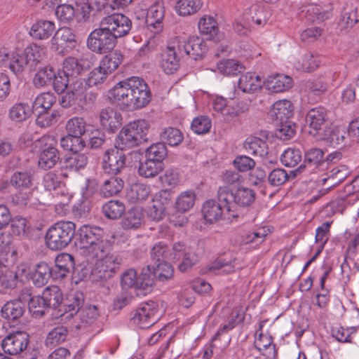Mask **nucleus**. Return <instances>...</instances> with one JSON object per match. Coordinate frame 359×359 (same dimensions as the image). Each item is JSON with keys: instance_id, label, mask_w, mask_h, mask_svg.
I'll return each mask as SVG.
<instances>
[{"instance_id": "nucleus-1", "label": "nucleus", "mask_w": 359, "mask_h": 359, "mask_svg": "<svg viewBox=\"0 0 359 359\" xmlns=\"http://www.w3.org/2000/svg\"><path fill=\"white\" fill-rule=\"evenodd\" d=\"M111 103L122 108L141 109L151 101V94L146 82L132 76L118 82L108 93Z\"/></svg>"}, {"instance_id": "nucleus-2", "label": "nucleus", "mask_w": 359, "mask_h": 359, "mask_svg": "<svg viewBox=\"0 0 359 359\" xmlns=\"http://www.w3.org/2000/svg\"><path fill=\"white\" fill-rule=\"evenodd\" d=\"M151 258L154 265L164 262H180L178 269L182 272L188 271L198 261L194 250L180 242L174 243L172 248L163 243L156 244L151 250Z\"/></svg>"}, {"instance_id": "nucleus-3", "label": "nucleus", "mask_w": 359, "mask_h": 359, "mask_svg": "<svg viewBox=\"0 0 359 359\" xmlns=\"http://www.w3.org/2000/svg\"><path fill=\"white\" fill-rule=\"evenodd\" d=\"M102 229L98 226L83 225L75 233V245L87 260L93 259L97 254L109 249L111 242L102 238Z\"/></svg>"}, {"instance_id": "nucleus-4", "label": "nucleus", "mask_w": 359, "mask_h": 359, "mask_svg": "<svg viewBox=\"0 0 359 359\" xmlns=\"http://www.w3.org/2000/svg\"><path fill=\"white\" fill-rule=\"evenodd\" d=\"M112 243L111 242V246L107 251L95 256L96 262L91 271V278L93 281L109 279L119 269L122 259L116 253H110Z\"/></svg>"}, {"instance_id": "nucleus-5", "label": "nucleus", "mask_w": 359, "mask_h": 359, "mask_svg": "<svg viewBox=\"0 0 359 359\" xmlns=\"http://www.w3.org/2000/svg\"><path fill=\"white\" fill-rule=\"evenodd\" d=\"M76 225L72 222L61 221L50 226L46 232V243L52 250L66 248L75 235Z\"/></svg>"}, {"instance_id": "nucleus-6", "label": "nucleus", "mask_w": 359, "mask_h": 359, "mask_svg": "<svg viewBox=\"0 0 359 359\" xmlns=\"http://www.w3.org/2000/svg\"><path fill=\"white\" fill-rule=\"evenodd\" d=\"M57 143L55 137L52 135H44L34 142L35 147L41 150L38 161L41 169H51L59 161L60 157L56 148Z\"/></svg>"}, {"instance_id": "nucleus-7", "label": "nucleus", "mask_w": 359, "mask_h": 359, "mask_svg": "<svg viewBox=\"0 0 359 359\" xmlns=\"http://www.w3.org/2000/svg\"><path fill=\"white\" fill-rule=\"evenodd\" d=\"M117 41L100 22L99 27L92 31L87 39V46L93 52L102 54L110 52L116 46Z\"/></svg>"}, {"instance_id": "nucleus-8", "label": "nucleus", "mask_w": 359, "mask_h": 359, "mask_svg": "<svg viewBox=\"0 0 359 359\" xmlns=\"http://www.w3.org/2000/svg\"><path fill=\"white\" fill-rule=\"evenodd\" d=\"M107 30L117 40L127 36L132 28V21L121 13H113L100 20Z\"/></svg>"}, {"instance_id": "nucleus-9", "label": "nucleus", "mask_w": 359, "mask_h": 359, "mask_svg": "<svg viewBox=\"0 0 359 359\" xmlns=\"http://www.w3.org/2000/svg\"><path fill=\"white\" fill-rule=\"evenodd\" d=\"M324 152L318 148H311L305 152L304 161L297 169L292 170V176L297 177L302 172L310 173L318 169L324 170L326 162L323 160Z\"/></svg>"}, {"instance_id": "nucleus-10", "label": "nucleus", "mask_w": 359, "mask_h": 359, "mask_svg": "<svg viewBox=\"0 0 359 359\" xmlns=\"http://www.w3.org/2000/svg\"><path fill=\"white\" fill-rule=\"evenodd\" d=\"M126 158L123 151L114 149L106 151L103 157L102 169L105 173L118 175L126 168Z\"/></svg>"}, {"instance_id": "nucleus-11", "label": "nucleus", "mask_w": 359, "mask_h": 359, "mask_svg": "<svg viewBox=\"0 0 359 359\" xmlns=\"http://www.w3.org/2000/svg\"><path fill=\"white\" fill-rule=\"evenodd\" d=\"M158 305L156 302H147L138 308L133 317L134 323L142 329H147L159 320Z\"/></svg>"}, {"instance_id": "nucleus-12", "label": "nucleus", "mask_w": 359, "mask_h": 359, "mask_svg": "<svg viewBox=\"0 0 359 359\" xmlns=\"http://www.w3.org/2000/svg\"><path fill=\"white\" fill-rule=\"evenodd\" d=\"M29 341V336L26 332L18 331L6 336L1 346L5 353L15 355L27 348Z\"/></svg>"}, {"instance_id": "nucleus-13", "label": "nucleus", "mask_w": 359, "mask_h": 359, "mask_svg": "<svg viewBox=\"0 0 359 359\" xmlns=\"http://www.w3.org/2000/svg\"><path fill=\"white\" fill-rule=\"evenodd\" d=\"M76 35L69 27L60 28L51 39V48L62 52L66 48H72L76 45Z\"/></svg>"}, {"instance_id": "nucleus-14", "label": "nucleus", "mask_w": 359, "mask_h": 359, "mask_svg": "<svg viewBox=\"0 0 359 359\" xmlns=\"http://www.w3.org/2000/svg\"><path fill=\"white\" fill-rule=\"evenodd\" d=\"M180 53L182 50L194 60L201 57L208 50V46L203 39L198 36H191L183 43L177 44Z\"/></svg>"}, {"instance_id": "nucleus-15", "label": "nucleus", "mask_w": 359, "mask_h": 359, "mask_svg": "<svg viewBox=\"0 0 359 359\" xmlns=\"http://www.w3.org/2000/svg\"><path fill=\"white\" fill-rule=\"evenodd\" d=\"M177 46H168L161 55L160 67L167 74H172L180 67V55Z\"/></svg>"}, {"instance_id": "nucleus-16", "label": "nucleus", "mask_w": 359, "mask_h": 359, "mask_svg": "<svg viewBox=\"0 0 359 359\" xmlns=\"http://www.w3.org/2000/svg\"><path fill=\"white\" fill-rule=\"evenodd\" d=\"M135 14L137 19L144 20L148 27H153L161 29V23L165 15L163 4L151 5L150 7H148L144 18L142 17V12L139 10H136Z\"/></svg>"}, {"instance_id": "nucleus-17", "label": "nucleus", "mask_w": 359, "mask_h": 359, "mask_svg": "<svg viewBox=\"0 0 359 359\" xmlns=\"http://www.w3.org/2000/svg\"><path fill=\"white\" fill-rule=\"evenodd\" d=\"M326 120L327 111L324 107H318L311 109L306 116V123L310 128L309 133L313 136H316L323 129Z\"/></svg>"}, {"instance_id": "nucleus-18", "label": "nucleus", "mask_w": 359, "mask_h": 359, "mask_svg": "<svg viewBox=\"0 0 359 359\" xmlns=\"http://www.w3.org/2000/svg\"><path fill=\"white\" fill-rule=\"evenodd\" d=\"M88 67V62L86 60L69 56L63 61L62 74H65L66 76H69L72 80L81 79V74Z\"/></svg>"}, {"instance_id": "nucleus-19", "label": "nucleus", "mask_w": 359, "mask_h": 359, "mask_svg": "<svg viewBox=\"0 0 359 359\" xmlns=\"http://www.w3.org/2000/svg\"><path fill=\"white\" fill-rule=\"evenodd\" d=\"M198 29L202 35L207 36L208 39L213 40L215 42L222 41L224 36L219 32L217 22L210 15H204L198 22Z\"/></svg>"}, {"instance_id": "nucleus-20", "label": "nucleus", "mask_w": 359, "mask_h": 359, "mask_svg": "<svg viewBox=\"0 0 359 359\" xmlns=\"http://www.w3.org/2000/svg\"><path fill=\"white\" fill-rule=\"evenodd\" d=\"M55 264L51 267L53 279L58 280L65 278L74 267V260L72 255L61 253L55 257Z\"/></svg>"}, {"instance_id": "nucleus-21", "label": "nucleus", "mask_w": 359, "mask_h": 359, "mask_svg": "<svg viewBox=\"0 0 359 359\" xmlns=\"http://www.w3.org/2000/svg\"><path fill=\"white\" fill-rule=\"evenodd\" d=\"M99 120L102 128L109 133L114 132L122 123L121 115L109 107L100 111Z\"/></svg>"}, {"instance_id": "nucleus-22", "label": "nucleus", "mask_w": 359, "mask_h": 359, "mask_svg": "<svg viewBox=\"0 0 359 359\" xmlns=\"http://www.w3.org/2000/svg\"><path fill=\"white\" fill-rule=\"evenodd\" d=\"M302 13L307 21L322 22L330 16L328 6L311 4L304 7Z\"/></svg>"}, {"instance_id": "nucleus-23", "label": "nucleus", "mask_w": 359, "mask_h": 359, "mask_svg": "<svg viewBox=\"0 0 359 359\" xmlns=\"http://www.w3.org/2000/svg\"><path fill=\"white\" fill-rule=\"evenodd\" d=\"M25 311V303L19 299H14L7 302L2 306L1 315L2 318L9 321H15L24 315Z\"/></svg>"}, {"instance_id": "nucleus-24", "label": "nucleus", "mask_w": 359, "mask_h": 359, "mask_svg": "<svg viewBox=\"0 0 359 359\" xmlns=\"http://www.w3.org/2000/svg\"><path fill=\"white\" fill-rule=\"evenodd\" d=\"M269 114L273 120L283 122L292 116L293 105L290 100H278L273 104Z\"/></svg>"}, {"instance_id": "nucleus-25", "label": "nucleus", "mask_w": 359, "mask_h": 359, "mask_svg": "<svg viewBox=\"0 0 359 359\" xmlns=\"http://www.w3.org/2000/svg\"><path fill=\"white\" fill-rule=\"evenodd\" d=\"M124 187L123 179L118 175H111L104 179L100 187V195L108 198L117 195Z\"/></svg>"}, {"instance_id": "nucleus-26", "label": "nucleus", "mask_w": 359, "mask_h": 359, "mask_svg": "<svg viewBox=\"0 0 359 359\" xmlns=\"http://www.w3.org/2000/svg\"><path fill=\"white\" fill-rule=\"evenodd\" d=\"M217 198L218 203L229 213V217H236L234 192L226 186L219 187L217 190Z\"/></svg>"}, {"instance_id": "nucleus-27", "label": "nucleus", "mask_w": 359, "mask_h": 359, "mask_svg": "<svg viewBox=\"0 0 359 359\" xmlns=\"http://www.w3.org/2000/svg\"><path fill=\"white\" fill-rule=\"evenodd\" d=\"M83 294L80 292H72L67 294L61 304L59 311L69 313L70 317L76 313L83 303Z\"/></svg>"}, {"instance_id": "nucleus-28", "label": "nucleus", "mask_w": 359, "mask_h": 359, "mask_svg": "<svg viewBox=\"0 0 359 359\" xmlns=\"http://www.w3.org/2000/svg\"><path fill=\"white\" fill-rule=\"evenodd\" d=\"M261 77L255 73L248 72L242 75L238 81V88L244 93H254L262 87Z\"/></svg>"}, {"instance_id": "nucleus-29", "label": "nucleus", "mask_w": 359, "mask_h": 359, "mask_svg": "<svg viewBox=\"0 0 359 359\" xmlns=\"http://www.w3.org/2000/svg\"><path fill=\"white\" fill-rule=\"evenodd\" d=\"M292 79L284 74L269 76L266 81V88L272 93L285 91L292 87Z\"/></svg>"}, {"instance_id": "nucleus-30", "label": "nucleus", "mask_w": 359, "mask_h": 359, "mask_svg": "<svg viewBox=\"0 0 359 359\" xmlns=\"http://www.w3.org/2000/svg\"><path fill=\"white\" fill-rule=\"evenodd\" d=\"M140 144L137 140V137L130 130L128 125L125 126L120 131L115 142V147L116 149L122 151L130 149Z\"/></svg>"}, {"instance_id": "nucleus-31", "label": "nucleus", "mask_w": 359, "mask_h": 359, "mask_svg": "<svg viewBox=\"0 0 359 359\" xmlns=\"http://www.w3.org/2000/svg\"><path fill=\"white\" fill-rule=\"evenodd\" d=\"M255 346L263 355L268 358H273L276 356V346L273 344L272 337L262 332L255 337Z\"/></svg>"}, {"instance_id": "nucleus-32", "label": "nucleus", "mask_w": 359, "mask_h": 359, "mask_svg": "<svg viewBox=\"0 0 359 359\" xmlns=\"http://www.w3.org/2000/svg\"><path fill=\"white\" fill-rule=\"evenodd\" d=\"M55 29L54 22L49 20H39L32 26L30 34L33 38L43 40L48 39Z\"/></svg>"}, {"instance_id": "nucleus-33", "label": "nucleus", "mask_w": 359, "mask_h": 359, "mask_svg": "<svg viewBox=\"0 0 359 359\" xmlns=\"http://www.w3.org/2000/svg\"><path fill=\"white\" fill-rule=\"evenodd\" d=\"M24 57L27 61V66L29 70H34L37 65L43 59L44 50L43 48L32 43L26 47L22 51Z\"/></svg>"}, {"instance_id": "nucleus-34", "label": "nucleus", "mask_w": 359, "mask_h": 359, "mask_svg": "<svg viewBox=\"0 0 359 359\" xmlns=\"http://www.w3.org/2000/svg\"><path fill=\"white\" fill-rule=\"evenodd\" d=\"M244 148L249 154L253 156L264 157L268 154L266 142L254 136L249 137L245 140Z\"/></svg>"}, {"instance_id": "nucleus-35", "label": "nucleus", "mask_w": 359, "mask_h": 359, "mask_svg": "<svg viewBox=\"0 0 359 359\" xmlns=\"http://www.w3.org/2000/svg\"><path fill=\"white\" fill-rule=\"evenodd\" d=\"M225 210L217 202L214 200L207 201L203 206V214L205 219L209 223H214L222 218Z\"/></svg>"}, {"instance_id": "nucleus-36", "label": "nucleus", "mask_w": 359, "mask_h": 359, "mask_svg": "<svg viewBox=\"0 0 359 359\" xmlns=\"http://www.w3.org/2000/svg\"><path fill=\"white\" fill-rule=\"evenodd\" d=\"M48 306L52 309L60 308L63 301V295L60 288L57 285H51L45 288L42 295Z\"/></svg>"}, {"instance_id": "nucleus-37", "label": "nucleus", "mask_w": 359, "mask_h": 359, "mask_svg": "<svg viewBox=\"0 0 359 359\" xmlns=\"http://www.w3.org/2000/svg\"><path fill=\"white\" fill-rule=\"evenodd\" d=\"M137 278V290L145 291L146 292L150 290L154 283V279L156 278L154 265H148L143 268L140 276Z\"/></svg>"}, {"instance_id": "nucleus-38", "label": "nucleus", "mask_w": 359, "mask_h": 359, "mask_svg": "<svg viewBox=\"0 0 359 359\" xmlns=\"http://www.w3.org/2000/svg\"><path fill=\"white\" fill-rule=\"evenodd\" d=\"M144 215L139 208H133L129 210L122 220V226L125 229H136L143 222Z\"/></svg>"}, {"instance_id": "nucleus-39", "label": "nucleus", "mask_w": 359, "mask_h": 359, "mask_svg": "<svg viewBox=\"0 0 359 359\" xmlns=\"http://www.w3.org/2000/svg\"><path fill=\"white\" fill-rule=\"evenodd\" d=\"M217 69L223 75L236 76L244 71L245 67L238 60L228 59L217 62Z\"/></svg>"}, {"instance_id": "nucleus-40", "label": "nucleus", "mask_w": 359, "mask_h": 359, "mask_svg": "<svg viewBox=\"0 0 359 359\" xmlns=\"http://www.w3.org/2000/svg\"><path fill=\"white\" fill-rule=\"evenodd\" d=\"M50 278H53L51 267L44 262L39 263L32 275V280L37 287L47 283Z\"/></svg>"}, {"instance_id": "nucleus-41", "label": "nucleus", "mask_w": 359, "mask_h": 359, "mask_svg": "<svg viewBox=\"0 0 359 359\" xmlns=\"http://www.w3.org/2000/svg\"><path fill=\"white\" fill-rule=\"evenodd\" d=\"M55 76L54 69L50 66H45L39 69L35 74L33 78V84L37 88L48 86L52 83Z\"/></svg>"}, {"instance_id": "nucleus-42", "label": "nucleus", "mask_w": 359, "mask_h": 359, "mask_svg": "<svg viewBox=\"0 0 359 359\" xmlns=\"http://www.w3.org/2000/svg\"><path fill=\"white\" fill-rule=\"evenodd\" d=\"M255 192L248 187H239L234 192L235 206L249 207L255 200Z\"/></svg>"}, {"instance_id": "nucleus-43", "label": "nucleus", "mask_w": 359, "mask_h": 359, "mask_svg": "<svg viewBox=\"0 0 359 359\" xmlns=\"http://www.w3.org/2000/svg\"><path fill=\"white\" fill-rule=\"evenodd\" d=\"M163 168V163H158L146 158L145 161H140L138 168L139 175L144 177H154Z\"/></svg>"}, {"instance_id": "nucleus-44", "label": "nucleus", "mask_w": 359, "mask_h": 359, "mask_svg": "<svg viewBox=\"0 0 359 359\" xmlns=\"http://www.w3.org/2000/svg\"><path fill=\"white\" fill-rule=\"evenodd\" d=\"M79 323L76 325V328L81 330L93 324L98 317L97 307L95 306H88L83 308L79 311Z\"/></svg>"}, {"instance_id": "nucleus-45", "label": "nucleus", "mask_w": 359, "mask_h": 359, "mask_svg": "<svg viewBox=\"0 0 359 359\" xmlns=\"http://www.w3.org/2000/svg\"><path fill=\"white\" fill-rule=\"evenodd\" d=\"M123 55L120 51H114L105 55L100 63V68L109 75L111 74L120 65Z\"/></svg>"}, {"instance_id": "nucleus-46", "label": "nucleus", "mask_w": 359, "mask_h": 359, "mask_svg": "<svg viewBox=\"0 0 359 359\" xmlns=\"http://www.w3.org/2000/svg\"><path fill=\"white\" fill-rule=\"evenodd\" d=\"M32 109L24 102L16 103L9 109V118L15 122H22L27 120L32 114Z\"/></svg>"}, {"instance_id": "nucleus-47", "label": "nucleus", "mask_w": 359, "mask_h": 359, "mask_svg": "<svg viewBox=\"0 0 359 359\" xmlns=\"http://www.w3.org/2000/svg\"><path fill=\"white\" fill-rule=\"evenodd\" d=\"M69 334V330L64 325H57L53 328L48 333L46 339V344L48 346H55L66 341Z\"/></svg>"}, {"instance_id": "nucleus-48", "label": "nucleus", "mask_w": 359, "mask_h": 359, "mask_svg": "<svg viewBox=\"0 0 359 359\" xmlns=\"http://www.w3.org/2000/svg\"><path fill=\"white\" fill-rule=\"evenodd\" d=\"M8 59V68L13 74L18 75L26 69H28L27 61L25 58L22 51L11 52Z\"/></svg>"}, {"instance_id": "nucleus-49", "label": "nucleus", "mask_w": 359, "mask_h": 359, "mask_svg": "<svg viewBox=\"0 0 359 359\" xmlns=\"http://www.w3.org/2000/svg\"><path fill=\"white\" fill-rule=\"evenodd\" d=\"M33 177L30 172L22 171L15 172L10 180L11 184L18 191H24L32 185Z\"/></svg>"}, {"instance_id": "nucleus-50", "label": "nucleus", "mask_w": 359, "mask_h": 359, "mask_svg": "<svg viewBox=\"0 0 359 359\" xmlns=\"http://www.w3.org/2000/svg\"><path fill=\"white\" fill-rule=\"evenodd\" d=\"M60 145L65 150L78 153L85 147V142L81 136L68 134L61 138Z\"/></svg>"}, {"instance_id": "nucleus-51", "label": "nucleus", "mask_w": 359, "mask_h": 359, "mask_svg": "<svg viewBox=\"0 0 359 359\" xmlns=\"http://www.w3.org/2000/svg\"><path fill=\"white\" fill-rule=\"evenodd\" d=\"M202 5L201 0H180L176 5V11L180 15H190L197 13Z\"/></svg>"}, {"instance_id": "nucleus-52", "label": "nucleus", "mask_w": 359, "mask_h": 359, "mask_svg": "<svg viewBox=\"0 0 359 359\" xmlns=\"http://www.w3.org/2000/svg\"><path fill=\"white\" fill-rule=\"evenodd\" d=\"M125 205L120 201H109L102 206L104 215L111 219H116L125 212Z\"/></svg>"}, {"instance_id": "nucleus-53", "label": "nucleus", "mask_w": 359, "mask_h": 359, "mask_svg": "<svg viewBox=\"0 0 359 359\" xmlns=\"http://www.w3.org/2000/svg\"><path fill=\"white\" fill-rule=\"evenodd\" d=\"M56 102V97L53 93L46 92L39 94L33 103L35 111L50 110Z\"/></svg>"}, {"instance_id": "nucleus-54", "label": "nucleus", "mask_w": 359, "mask_h": 359, "mask_svg": "<svg viewBox=\"0 0 359 359\" xmlns=\"http://www.w3.org/2000/svg\"><path fill=\"white\" fill-rule=\"evenodd\" d=\"M196 200V195L192 191L182 192L176 198L175 208L182 212H185L193 208Z\"/></svg>"}, {"instance_id": "nucleus-55", "label": "nucleus", "mask_w": 359, "mask_h": 359, "mask_svg": "<svg viewBox=\"0 0 359 359\" xmlns=\"http://www.w3.org/2000/svg\"><path fill=\"white\" fill-rule=\"evenodd\" d=\"M149 193V187L144 184L136 183L130 187L127 193V197L131 202L136 203L147 199Z\"/></svg>"}, {"instance_id": "nucleus-56", "label": "nucleus", "mask_w": 359, "mask_h": 359, "mask_svg": "<svg viewBox=\"0 0 359 359\" xmlns=\"http://www.w3.org/2000/svg\"><path fill=\"white\" fill-rule=\"evenodd\" d=\"M49 309L42 296H34L30 298L29 309L33 317L39 318L43 316Z\"/></svg>"}, {"instance_id": "nucleus-57", "label": "nucleus", "mask_w": 359, "mask_h": 359, "mask_svg": "<svg viewBox=\"0 0 359 359\" xmlns=\"http://www.w3.org/2000/svg\"><path fill=\"white\" fill-rule=\"evenodd\" d=\"M167 154V148L163 142L153 144L145 150L146 158L158 163H163Z\"/></svg>"}, {"instance_id": "nucleus-58", "label": "nucleus", "mask_w": 359, "mask_h": 359, "mask_svg": "<svg viewBox=\"0 0 359 359\" xmlns=\"http://www.w3.org/2000/svg\"><path fill=\"white\" fill-rule=\"evenodd\" d=\"M48 111L49 110L39 111V114L36 119V123L39 127H50L58 121L60 117L59 111L54 110L50 112Z\"/></svg>"}, {"instance_id": "nucleus-59", "label": "nucleus", "mask_w": 359, "mask_h": 359, "mask_svg": "<svg viewBox=\"0 0 359 359\" xmlns=\"http://www.w3.org/2000/svg\"><path fill=\"white\" fill-rule=\"evenodd\" d=\"M128 127L137 137L140 143L147 141V135L149 130V123L144 119H140L128 124Z\"/></svg>"}, {"instance_id": "nucleus-60", "label": "nucleus", "mask_w": 359, "mask_h": 359, "mask_svg": "<svg viewBox=\"0 0 359 359\" xmlns=\"http://www.w3.org/2000/svg\"><path fill=\"white\" fill-rule=\"evenodd\" d=\"M161 139L163 141V143H167L170 146L175 147L182 142L184 137L179 129L169 127L161 133Z\"/></svg>"}, {"instance_id": "nucleus-61", "label": "nucleus", "mask_w": 359, "mask_h": 359, "mask_svg": "<svg viewBox=\"0 0 359 359\" xmlns=\"http://www.w3.org/2000/svg\"><path fill=\"white\" fill-rule=\"evenodd\" d=\"M294 65L298 71L310 72L316 69L319 64L317 59L314 58L311 53H307L296 62Z\"/></svg>"}, {"instance_id": "nucleus-62", "label": "nucleus", "mask_w": 359, "mask_h": 359, "mask_svg": "<svg viewBox=\"0 0 359 359\" xmlns=\"http://www.w3.org/2000/svg\"><path fill=\"white\" fill-rule=\"evenodd\" d=\"M296 177L292 176V171L288 174L283 168L273 169L268 176V181L271 186H280L285 184L290 179H294Z\"/></svg>"}, {"instance_id": "nucleus-63", "label": "nucleus", "mask_w": 359, "mask_h": 359, "mask_svg": "<svg viewBox=\"0 0 359 359\" xmlns=\"http://www.w3.org/2000/svg\"><path fill=\"white\" fill-rule=\"evenodd\" d=\"M88 163V157L84 154L73 153L65 161V166L72 171L83 169Z\"/></svg>"}, {"instance_id": "nucleus-64", "label": "nucleus", "mask_w": 359, "mask_h": 359, "mask_svg": "<svg viewBox=\"0 0 359 359\" xmlns=\"http://www.w3.org/2000/svg\"><path fill=\"white\" fill-rule=\"evenodd\" d=\"M302 158V152L298 149L288 148L280 156L281 163L287 167H294Z\"/></svg>"}]
</instances>
